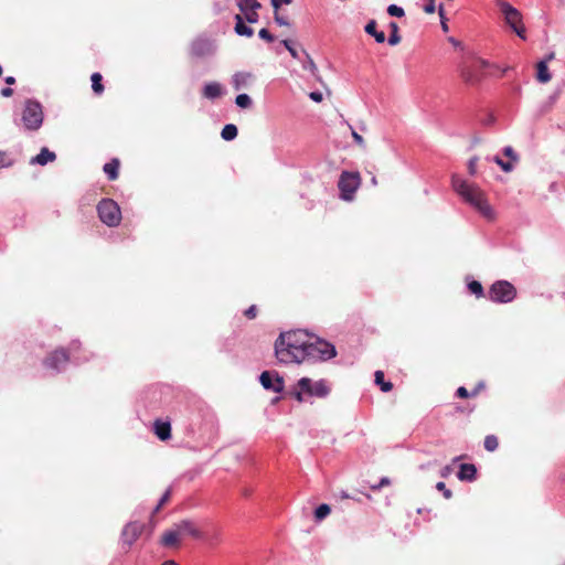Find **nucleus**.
<instances>
[{"label":"nucleus","instance_id":"obj_1","mask_svg":"<svg viewBox=\"0 0 565 565\" xmlns=\"http://www.w3.org/2000/svg\"><path fill=\"white\" fill-rule=\"evenodd\" d=\"M275 355L280 363L326 361L337 355L333 344L303 330L281 332L275 341Z\"/></svg>","mask_w":565,"mask_h":565},{"label":"nucleus","instance_id":"obj_2","mask_svg":"<svg viewBox=\"0 0 565 565\" xmlns=\"http://www.w3.org/2000/svg\"><path fill=\"white\" fill-rule=\"evenodd\" d=\"M451 185L455 192L465 202L473 206L482 216L488 220L494 218V212L488 202L486 193L475 183H469L457 174L451 178Z\"/></svg>","mask_w":565,"mask_h":565},{"label":"nucleus","instance_id":"obj_3","mask_svg":"<svg viewBox=\"0 0 565 565\" xmlns=\"http://www.w3.org/2000/svg\"><path fill=\"white\" fill-rule=\"evenodd\" d=\"M330 391L329 383L326 380L313 382L309 377H301L294 387L291 395L299 403H302L305 401V395L323 398L329 395Z\"/></svg>","mask_w":565,"mask_h":565},{"label":"nucleus","instance_id":"obj_4","mask_svg":"<svg viewBox=\"0 0 565 565\" xmlns=\"http://www.w3.org/2000/svg\"><path fill=\"white\" fill-rule=\"evenodd\" d=\"M487 67L489 63L479 57L465 61L459 65L460 77L465 84L477 86L483 79Z\"/></svg>","mask_w":565,"mask_h":565},{"label":"nucleus","instance_id":"obj_5","mask_svg":"<svg viewBox=\"0 0 565 565\" xmlns=\"http://www.w3.org/2000/svg\"><path fill=\"white\" fill-rule=\"evenodd\" d=\"M43 109L42 105L32 99H28L22 111V122L26 130L36 131L40 129L43 122Z\"/></svg>","mask_w":565,"mask_h":565},{"label":"nucleus","instance_id":"obj_6","mask_svg":"<svg viewBox=\"0 0 565 565\" xmlns=\"http://www.w3.org/2000/svg\"><path fill=\"white\" fill-rule=\"evenodd\" d=\"M497 6L503 14L505 23L516 33L518 36L524 40L525 26L522 22L521 12L505 0H497Z\"/></svg>","mask_w":565,"mask_h":565},{"label":"nucleus","instance_id":"obj_7","mask_svg":"<svg viewBox=\"0 0 565 565\" xmlns=\"http://www.w3.org/2000/svg\"><path fill=\"white\" fill-rule=\"evenodd\" d=\"M99 220L109 227L118 226L121 221L119 205L111 199H103L97 205Z\"/></svg>","mask_w":565,"mask_h":565},{"label":"nucleus","instance_id":"obj_8","mask_svg":"<svg viewBox=\"0 0 565 565\" xmlns=\"http://www.w3.org/2000/svg\"><path fill=\"white\" fill-rule=\"evenodd\" d=\"M360 182L361 179L358 172L343 171L338 182L341 199L344 201H351L360 186Z\"/></svg>","mask_w":565,"mask_h":565},{"label":"nucleus","instance_id":"obj_9","mask_svg":"<svg viewBox=\"0 0 565 565\" xmlns=\"http://www.w3.org/2000/svg\"><path fill=\"white\" fill-rule=\"evenodd\" d=\"M515 296L514 286L507 280L495 281L489 289V298L494 302H510Z\"/></svg>","mask_w":565,"mask_h":565},{"label":"nucleus","instance_id":"obj_10","mask_svg":"<svg viewBox=\"0 0 565 565\" xmlns=\"http://www.w3.org/2000/svg\"><path fill=\"white\" fill-rule=\"evenodd\" d=\"M145 530L142 522L134 521L125 525L121 532L122 547L128 552L131 545L140 537Z\"/></svg>","mask_w":565,"mask_h":565},{"label":"nucleus","instance_id":"obj_11","mask_svg":"<svg viewBox=\"0 0 565 565\" xmlns=\"http://www.w3.org/2000/svg\"><path fill=\"white\" fill-rule=\"evenodd\" d=\"M259 381L264 388L270 390L275 393H280L284 390V379L278 375V373H273L269 371H264L260 374Z\"/></svg>","mask_w":565,"mask_h":565},{"label":"nucleus","instance_id":"obj_12","mask_svg":"<svg viewBox=\"0 0 565 565\" xmlns=\"http://www.w3.org/2000/svg\"><path fill=\"white\" fill-rule=\"evenodd\" d=\"M70 360L67 351L63 348L51 352L43 361L46 367L58 371L61 365H65Z\"/></svg>","mask_w":565,"mask_h":565},{"label":"nucleus","instance_id":"obj_13","mask_svg":"<svg viewBox=\"0 0 565 565\" xmlns=\"http://www.w3.org/2000/svg\"><path fill=\"white\" fill-rule=\"evenodd\" d=\"M174 526L179 531V533H180L182 539L184 536H191V537H193L195 540L203 539L202 531L199 529L196 523L191 521V520H182V521H180L178 523H174Z\"/></svg>","mask_w":565,"mask_h":565},{"label":"nucleus","instance_id":"obj_14","mask_svg":"<svg viewBox=\"0 0 565 565\" xmlns=\"http://www.w3.org/2000/svg\"><path fill=\"white\" fill-rule=\"evenodd\" d=\"M181 541L182 537L173 524L161 534L159 543L163 547L178 550L181 546Z\"/></svg>","mask_w":565,"mask_h":565},{"label":"nucleus","instance_id":"obj_15","mask_svg":"<svg viewBox=\"0 0 565 565\" xmlns=\"http://www.w3.org/2000/svg\"><path fill=\"white\" fill-rule=\"evenodd\" d=\"M213 44L207 39H196L192 42L190 53L194 57H205L213 54Z\"/></svg>","mask_w":565,"mask_h":565},{"label":"nucleus","instance_id":"obj_16","mask_svg":"<svg viewBox=\"0 0 565 565\" xmlns=\"http://www.w3.org/2000/svg\"><path fill=\"white\" fill-rule=\"evenodd\" d=\"M153 427H154V434L157 435V437L160 440L164 441V440L170 439L171 425L169 422H163V420L157 419L153 424Z\"/></svg>","mask_w":565,"mask_h":565},{"label":"nucleus","instance_id":"obj_17","mask_svg":"<svg viewBox=\"0 0 565 565\" xmlns=\"http://www.w3.org/2000/svg\"><path fill=\"white\" fill-rule=\"evenodd\" d=\"M477 476V468L472 463H462L457 473V477L461 481H473Z\"/></svg>","mask_w":565,"mask_h":565},{"label":"nucleus","instance_id":"obj_18","mask_svg":"<svg viewBox=\"0 0 565 565\" xmlns=\"http://www.w3.org/2000/svg\"><path fill=\"white\" fill-rule=\"evenodd\" d=\"M56 159V154L50 151L47 148H42L40 153L31 159V163H38L45 166L49 162H53Z\"/></svg>","mask_w":565,"mask_h":565},{"label":"nucleus","instance_id":"obj_19","mask_svg":"<svg viewBox=\"0 0 565 565\" xmlns=\"http://www.w3.org/2000/svg\"><path fill=\"white\" fill-rule=\"evenodd\" d=\"M119 166L120 161L117 158L111 159L104 166L103 170L110 181H114L118 178Z\"/></svg>","mask_w":565,"mask_h":565},{"label":"nucleus","instance_id":"obj_20","mask_svg":"<svg viewBox=\"0 0 565 565\" xmlns=\"http://www.w3.org/2000/svg\"><path fill=\"white\" fill-rule=\"evenodd\" d=\"M552 78V75L548 71L547 64L545 61H541L536 65V79L540 83H548Z\"/></svg>","mask_w":565,"mask_h":565},{"label":"nucleus","instance_id":"obj_21","mask_svg":"<svg viewBox=\"0 0 565 565\" xmlns=\"http://www.w3.org/2000/svg\"><path fill=\"white\" fill-rule=\"evenodd\" d=\"M364 30L367 34L374 36V39L377 43L385 42V39H386L385 33L383 31L376 30V21L375 20L369 21L367 24L365 25Z\"/></svg>","mask_w":565,"mask_h":565},{"label":"nucleus","instance_id":"obj_22","mask_svg":"<svg viewBox=\"0 0 565 565\" xmlns=\"http://www.w3.org/2000/svg\"><path fill=\"white\" fill-rule=\"evenodd\" d=\"M235 20H236V24H235V31L237 34L239 35H245V36H252L253 35V29L247 26L245 23H244V19L237 14L235 17Z\"/></svg>","mask_w":565,"mask_h":565},{"label":"nucleus","instance_id":"obj_23","mask_svg":"<svg viewBox=\"0 0 565 565\" xmlns=\"http://www.w3.org/2000/svg\"><path fill=\"white\" fill-rule=\"evenodd\" d=\"M222 89L220 84L217 83H210L204 86L203 95L206 98H216L221 96Z\"/></svg>","mask_w":565,"mask_h":565},{"label":"nucleus","instance_id":"obj_24","mask_svg":"<svg viewBox=\"0 0 565 565\" xmlns=\"http://www.w3.org/2000/svg\"><path fill=\"white\" fill-rule=\"evenodd\" d=\"M375 383L380 385L382 392H390L393 388V384L391 382H386L384 380V373L383 371H376L374 374Z\"/></svg>","mask_w":565,"mask_h":565},{"label":"nucleus","instance_id":"obj_25","mask_svg":"<svg viewBox=\"0 0 565 565\" xmlns=\"http://www.w3.org/2000/svg\"><path fill=\"white\" fill-rule=\"evenodd\" d=\"M237 127L233 124H227L222 129L221 136L224 140H233L237 136Z\"/></svg>","mask_w":565,"mask_h":565},{"label":"nucleus","instance_id":"obj_26","mask_svg":"<svg viewBox=\"0 0 565 565\" xmlns=\"http://www.w3.org/2000/svg\"><path fill=\"white\" fill-rule=\"evenodd\" d=\"M390 29H391V34L388 36V44L390 45H397L401 41H402V38L398 33V25L396 22H391L390 23Z\"/></svg>","mask_w":565,"mask_h":565},{"label":"nucleus","instance_id":"obj_27","mask_svg":"<svg viewBox=\"0 0 565 565\" xmlns=\"http://www.w3.org/2000/svg\"><path fill=\"white\" fill-rule=\"evenodd\" d=\"M92 88L95 94L100 95L104 92V86L102 84L103 76L99 73H93L92 74Z\"/></svg>","mask_w":565,"mask_h":565},{"label":"nucleus","instance_id":"obj_28","mask_svg":"<svg viewBox=\"0 0 565 565\" xmlns=\"http://www.w3.org/2000/svg\"><path fill=\"white\" fill-rule=\"evenodd\" d=\"M238 7L242 12H247L259 9L260 3L257 0H239Z\"/></svg>","mask_w":565,"mask_h":565},{"label":"nucleus","instance_id":"obj_29","mask_svg":"<svg viewBox=\"0 0 565 565\" xmlns=\"http://www.w3.org/2000/svg\"><path fill=\"white\" fill-rule=\"evenodd\" d=\"M499 446L498 437L494 435H488L484 438V448L488 451H494Z\"/></svg>","mask_w":565,"mask_h":565},{"label":"nucleus","instance_id":"obj_30","mask_svg":"<svg viewBox=\"0 0 565 565\" xmlns=\"http://www.w3.org/2000/svg\"><path fill=\"white\" fill-rule=\"evenodd\" d=\"M331 512V509L328 504L323 503L321 505H319L316 511H315V518L320 521L322 519H324L326 516H328Z\"/></svg>","mask_w":565,"mask_h":565},{"label":"nucleus","instance_id":"obj_31","mask_svg":"<svg viewBox=\"0 0 565 565\" xmlns=\"http://www.w3.org/2000/svg\"><path fill=\"white\" fill-rule=\"evenodd\" d=\"M235 103L241 108H248L252 105V99L247 94H239L236 96Z\"/></svg>","mask_w":565,"mask_h":565},{"label":"nucleus","instance_id":"obj_32","mask_svg":"<svg viewBox=\"0 0 565 565\" xmlns=\"http://www.w3.org/2000/svg\"><path fill=\"white\" fill-rule=\"evenodd\" d=\"M468 289L470 290V292L475 294L477 297H481L483 295V287L477 280L470 281L468 284Z\"/></svg>","mask_w":565,"mask_h":565},{"label":"nucleus","instance_id":"obj_33","mask_svg":"<svg viewBox=\"0 0 565 565\" xmlns=\"http://www.w3.org/2000/svg\"><path fill=\"white\" fill-rule=\"evenodd\" d=\"M387 13L391 17H396V18H402L405 14L404 9L398 7V6H396V4L388 6L387 7Z\"/></svg>","mask_w":565,"mask_h":565},{"label":"nucleus","instance_id":"obj_34","mask_svg":"<svg viewBox=\"0 0 565 565\" xmlns=\"http://www.w3.org/2000/svg\"><path fill=\"white\" fill-rule=\"evenodd\" d=\"M493 161L505 172H511L513 170V163L508 161H503L500 157H494Z\"/></svg>","mask_w":565,"mask_h":565},{"label":"nucleus","instance_id":"obj_35","mask_svg":"<svg viewBox=\"0 0 565 565\" xmlns=\"http://www.w3.org/2000/svg\"><path fill=\"white\" fill-rule=\"evenodd\" d=\"M170 498H171V489H168V490L163 493V495H162V498L160 499V501H159V503L157 504V507L154 508L153 513L159 512V511L162 509V507H163L164 504H167V503L170 501Z\"/></svg>","mask_w":565,"mask_h":565},{"label":"nucleus","instance_id":"obj_36","mask_svg":"<svg viewBox=\"0 0 565 565\" xmlns=\"http://www.w3.org/2000/svg\"><path fill=\"white\" fill-rule=\"evenodd\" d=\"M13 161L6 151H0V169L12 166Z\"/></svg>","mask_w":565,"mask_h":565},{"label":"nucleus","instance_id":"obj_37","mask_svg":"<svg viewBox=\"0 0 565 565\" xmlns=\"http://www.w3.org/2000/svg\"><path fill=\"white\" fill-rule=\"evenodd\" d=\"M438 14L440 17V24H441V29L444 32H448V24H447V20L445 18V10H444V6L440 4L439 8H438Z\"/></svg>","mask_w":565,"mask_h":565},{"label":"nucleus","instance_id":"obj_38","mask_svg":"<svg viewBox=\"0 0 565 565\" xmlns=\"http://www.w3.org/2000/svg\"><path fill=\"white\" fill-rule=\"evenodd\" d=\"M437 490L443 492L445 499H450L452 497L451 490L447 489L445 482L440 481L436 484Z\"/></svg>","mask_w":565,"mask_h":565},{"label":"nucleus","instance_id":"obj_39","mask_svg":"<svg viewBox=\"0 0 565 565\" xmlns=\"http://www.w3.org/2000/svg\"><path fill=\"white\" fill-rule=\"evenodd\" d=\"M504 156L511 159L510 162H516L519 160L518 154L514 152L513 148L511 146H508L503 150Z\"/></svg>","mask_w":565,"mask_h":565},{"label":"nucleus","instance_id":"obj_40","mask_svg":"<svg viewBox=\"0 0 565 565\" xmlns=\"http://www.w3.org/2000/svg\"><path fill=\"white\" fill-rule=\"evenodd\" d=\"M243 13H244V17L247 22H249V23L257 22V20H258L257 10H252V11H247V12H243Z\"/></svg>","mask_w":565,"mask_h":565},{"label":"nucleus","instance_id":"obj_41","mask_svg":"<svg viewBox=\"0 0 565 565\" xmlns=\"http://www.w3.org/2000/svg\"><path fill=\"white\" fill-rule=\"evenodd\" d=\"M257 312H258L257 307L255 305H252L248 309H246L244 311V316L247 319L252 320V319H255L257 317Z\"/></svg>","mask_w":565,"mask_h":565},{"label":"nucleus","instance_id":"obj_42","mask_svg":"<svg viewBox=\"0 0 565 565\" xmlns=\"http://www.w3.org/2000/svg\"><path fill=\"white\" fill-rule=\"evenodd\" d=\"M477 162L478 158L472 157L468 162V172L470 175H475L477 173Z\"/></svg>","mask_w":565,"mask_h":565},{"label":"nucleus","instance_id":"obj_43","mask_svg":"<svg viewBox=\"0 0 565 565\" xmlns=\"http://www.w3.org/2000/svg\"><path fill=\"white\" fill-rule=\"evenodd\" d=\"M258 35L267 42H273L275 40L274 35L267 29H262Z\"/></svg>","mask_w":565,"mask_h":565},{"label":"nucleus","instance_id":"obj_44","mask_svg":"<svg viewBox=\"0 0 565 565\" xmlns=\"http://www.w3.org/2000/svg\"><path fill=\"white\" fill-rule=\"evenodd\" d=\"M281 43L289 51V53L291 54L292 57H295V58L298 57V53H297L296 49L291 45L290 40H282Z\"/></svg>","mask_w":565,"mask_h":565},{"label":"nucleus","instance_id":"obj_45","mask_svg":"<svg viewBox=\"0 0 565 565\" xmlns=\"http://www.w3.org/2000/svg\"><path fill=\"white\" fill-rule=\"evenodd\" d=\"M456 395L459 397V398H468V397H472L471 396V392L468 391L466 387L463 386H460L457 388L456 391Z\"/></svg>","mask_w":565,"mask_h":565},{"label":"nucleus","instance_id":"obj_46","mask_svg":"<svg viewBox=\"0 0 565 565\" xmlns=\"http://www.w3.org/2000/svg\"><path fill=\"white\" fill-rule=\"evenodd\" d=\"M427 3L424 6V11L428 14H433L436 11L435 0H426Z\"/></svg>","mask_w":565,"mask_h":565},{"label":"nucleus","instance_id":"obj_47","mask_svg":"<svg viewBox=\"0 0 565 565\" xmlns=\"http://www.w3.org/2000/svg\"><path fill=\"white\" fill-rule=\"evenodd\" d=\"M484 387H486L484 382H483V381H480V382L475 386V388H473L472 391H470V392H471V396H472V397L478 396V395H479V394L484 390Z\"/></svg>","mask_w":565,"mask_h":565},{"label":"nucleus","instance_id":"obj_48","mask_svg":"<svg viewBox=\"0 0 565 565\" xmlns=\"http://www.w3.org/2000/svg\"><path fill=\"white\" fill-rule=\"evenodd\" d=\"M391 483L390 479L387 477H383L379 484H372L370 488L373 491H376L381 489L382 487L388 486Z\"/></svg>","mask_w":565,"mask_h":565},{"label":"nucleus","instance_id":"obj_49","mask_svg":"<svg viewBox=\"0 0 565 565\" xmlns=\"http://www.w3.org/2000/svg\"><path fill=\"white\" fill-rule=\"evenodd\" d=\"M248 77H250L249 74H244V73L236 74L234 77L235 83H236V88H238L239 83H245Z\"/></svg>","mask_w":565,"mask_h":565},{"label":"nucleus","instance_id":"obj_50","mask_svg":"<svg viewBox=\"0 0 565 565\" xmlns=\"http://www.w3.org/2000/svg\"><path fill=\"white\" fill-rule=\"evenodd\" d=\"M275 21L279 24V25H289V22L282 17L280 15L277 10H275Z\"/></svg>","mask_w":565,"mask_h":565},{"label":"nucleus","instance_id":"obj_51","mask_svg":"<svg viewBox=\"0 0 565 565\" xmlns=\"http://www.w3.org/2000/svg\"><path fill=\"white\" fill-rule=\"evenodd\" d=\"M271 2V6L274 7L275 10H278V8L280 7V4H290L292 2V0H270Z\"/></svg>","mask_w":565,"mask_h":565},{"label":"nucleus","instance_id":"obj_52","mask_svg":"<svg viewBox=\"0 0 565 565\" xmlns=\"http://www.w3.org/2000/svg\"><path fill=\"white\" fill-rule=\"evenodd\" d=\"M352 137L354 139V141L360 146V147H363L364 146V139L361 135H359L355 130H352Z\"/></svg>","mask_w":565,"mask_h":565},{"label":"nucleus","instance_id":"obj_53","mask_svg":"<svg viewBox=\"0 0 565 565\" xmlns=\"http://www.w3.org/2000/svg\"><path fill=\"white\" fill-rule=\"evenodd\" d=\"M309 97H310L313 102H316V103H320V102H322V98H323V97H322V94H321L320 92H311V93L309 94Z\"/></svg>","mask_w":565,"mask_h":565},{"label":"nucleus","instance_id":"obj_54","mask_svg":"<svg viewBox=\"0 0 565 565\" xmlns=\"http://www.w3.org/2000/svg\"><path fill=\"white\" fill-rule=\"evenodd\" d=\"M1 95L3 97H11L13 95V89L10 87H6L1 89Z\"/></svg>","mask_w":565,"mask_h":565},{"label":"nucleus","instance_id":"obj_55","mask_svg":"<svg viewBox=\"0 0 565 565\" xmlns=\"http://www.w3.org/2000/svg\"><path fill=\"white\" fill-rule=\"evenodd\" d=\"M6 83L8 85H13L15 83V78L13 76L6 77Z\"/></svg>","mask_w":565,"mask_h":565},{"label":"nucleus","instance_id":"obj_56","mask_svg":"<svg viewBox=\"0 0 565 565\" xmlns=\"http://www.w3.org/2000/svg\"><path fill=\"white\" fill-rule=\"evenodd\" d=\"M449 472H450V467L446 466V467L443 469L441 476H443V477H446Z\"/></svg>","mask_w":565,"mask_h":565},{"label":"nucleus","instance_id":"obj_57","mask_svg":"<svg viewBox=\"0 0 565 565\" xmlns=\"http://www.w3.org/2000/svg\"><path fill=\"white\" fill-rule=\"evenodd\" d=\"M161 565H179V564L172 559H168V561H164Z\"/></svg>","mask_w":565,"mask_h":565},{"label":"nucleus","instance_id":"obj_58","mask_svg":"<svg viewBox=\"0 0 565 565\" xmlns=\"http://www.w3.org/2000/svg\"><path fill=\"white\" fill-rule=\"evenodd\" d=\"M309 67L311 68L312 72L317 70V66L313 63V61H310Z\"/></svg>","mask_w":565,"mask_h":565},{"label":"nucleus","instance_id":"obj_59","mask_svg":"<svg viewBox=\"0 0 565 565\" xmlns=\"http://www.w3.org/2000/svg\"><path fill=\"white\" fill-rule=\"evenodd\" d=\"M449 41L454 44V45H459V42L456 41L455 39L450 38Z\"/></svg>","mask_w":565,"mask_h":565},{"label":"nucleus","instance_id":"obj_60","mask_svg":"<svg viewBox=\"0 0 565 565\" xmlns=\"http://www.w3.org/2000/svg\"><path fill=\"white\" fill-rule=\"evenodd\" d=\"M341 498L342 499H348V498H350V495H348L347 493H342Z\"/></svg>","mask_w":565,"mask_h":565}]
</instances>
